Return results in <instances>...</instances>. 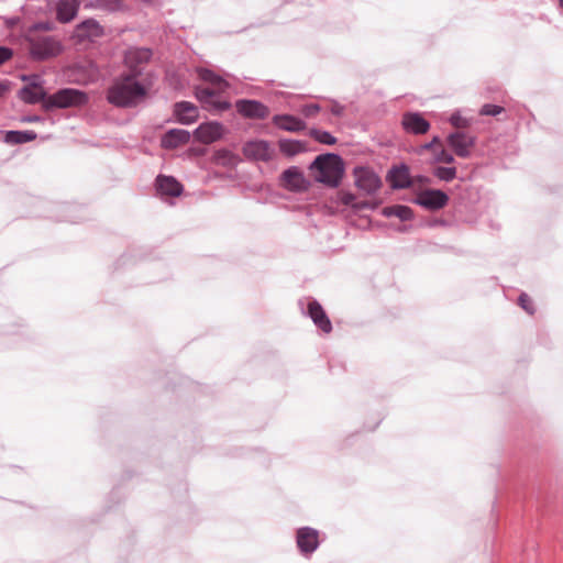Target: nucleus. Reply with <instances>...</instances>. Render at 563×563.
Instances as JSON below:
<instances>
[{"label":"nucleus","mask_w":563,"mask_h":563,"mask_svg":"<svg viewBox=\"0 0 563 563\" xmlns=\"http://www.w3.org/2000/svg\"><path fill=\"white\" fill-rule=\"evenodd\" d=\"M146 93V88L136 79V75L123 74L108 87L106 98L117 108H132L137 106Z\"/></svg>","instance_id":"nucleus-1"},{"label":"nucleus","mask_w":563,"mask_h":563,"mask_svg":"<svg viewBox=\"0 0 563 563\" xmlns=\"http://www.w3.org/2000/svg\"><path fill=\"white\" fill-rule=\"evenodd\" d=\"M316 172L314 180L335 188L340 185L344 174V163L340 155L325 153L318 155L309 166Z\"/></svg>","instance_id":"nucleus-2"},{"label":"nucleus","mask_w":563,"mask_h":563,"mask_svg":"<svg viewBox=\"0 0 563 563\" xmlns=\"http://www.w3.org/2000/svg\"><path fill=\"white\" fill-rule=\"evenodd\" d=\"M88 95L79 89L63 88L55 93L48 96L45 100L44 109H65L70 107H81L88 102Z\"/></svg>","instance_id":"nucleus-3"},{"label":"nucleus","mask_w":563,"mask_h":563,"mask_svg":"<svg viewBox=\"0 0 563 563\" xmlns=\"http://www.w3.org/2000/svg\"><path fill=\"white\" fill-rule=\"evenodd\" d=\"M63 45L55 36H35L30 40V54L35 60H45L57 56Z\"/></svg>","instance_id":"nucleus-4"},{"label":"nucleus","mask_w":563,"mask_h":563,"mask_svg":"<svg viewBox=\"0 0 563 563\" xmlns=\"http://www.w3.org/2000/svg\"><path fill=\"white\" fill-rule=\"evenodd\" d=\"M298 303L301 311L307 314L312 320L314 325L318 327L323 333H330L332 331V323L317 299H300Z\"/></svg>","instance_id":"nucleus-5"},{"label":"nucleus","mask_w":563,"mask_h":563,"mask_svg":"<svg viewBox=\"0 0 563 563\" xmlns=\"http://www.w3.org/2000/svg\"><path fill=\"white\" fill-rule=\"evenodd\" d=\"M413 202L427 210L435 211L448 205L449 196L441 189H426L418 194Z\"/></svg>","instance_id":"nucleus-6"},{"label":"nucleus","mask_w":563,"mask_h":563,"mask_svg":"<svg viewBox=\"0 0 563 563\" xmlns=\"http://www.w3.org/2000/svg\"><path fill=\"white\" fill-rule=\"evenodd\" d=\"M104 35L103 26L95 19H86L78 23L73 37L78 43L95 42Z\"/></svg>","instance_id":"nucleus-7"},{"label":"nucleus","mask_w":563,"mask_h":563,"mask_svg":"<svg viewBox=\"0 0 563 563\" xmlns=\"http://www.w3.org/2000/svg\"><path fill=\"white\" fill-rule=\"evenodd\" d=\"M296 543L300 553L311 555L319 547V531L311 527H301L296 533Z\"/></svg>","instance_id":"nucleus-8"},{"label":"nucleus","mask_w":563,"mask_h":563,"mask_svg":"<svg viewBox=\"0 0 563 563\" xmlns=\"http://www.w3.org/2000/svg\"><path fill=\"white\" fill-rule=\"evenodd\" d=\"M355 186L367 195L375 194L382 186L380 178L367 167H355Z\"/></svg>","instance_id":"nucleus-9"},{"label":"nucleus","mask_w":563,"mask_h":563,"mask_svg":"<svg viewBox=\"0 0 563 563\" xmlns=\"http://www.w3.org/2000/svg\"><path fill=\"white\" fill-rule=\"evenodd\" d=\"M236 111L244 118L264 120L269 109L263 102L253 99H240L235 102Z\"/></svg>","instance_id":"nucleus-10"},{"label":"nucleus","mask_w":563,"mask_h":563,"mask_svg":"<svg viewBox=\"0 0 563 563\" xmlns=\"http://www.w3.org/2000/svg\"><path fill=\"white\" fill-rule=\"evenodd\" d=\"M280 181L286 189L295 192L305 191L310 185L297 166H290L285 169L282 173Z\"/></svg>","instance_id":"nucleus-11"},{"label":"nucleus","mask_w":563,"mask_h":563,"mask_svg":"<svg viewBox=\"0 0 563 563\" xmlns=\"http://www.w3.org/2000/svg\"><path fill=\"white\" fill-rule=\"evenodd\" d=\"M446 142L459 157L466 158L471 155L475 137L465 132H454L448 135Z\"/></svg>","instance_id":"nucleus-12"},{"label":"nucleus","mask_w":563,"mask_h":563,"mask_svg":"<svg viewBox=\"0 0 563 563\" xmlns=\"http://www.w3.org/2000/svg\"><path fill=\"white\" fill-rule=\"evenodd\" d=\"M243 154L250 159L268 162L272 159L274 151L267 141L255 140L244 144Z\"/></svg>","instance_id":"nucleus-13"},{"label":"nucleus","mask_w":563,"mask_h":563,"mask_svg":"<svg viewBox=\"0 0 563 563\" xmlns=\"http://www.w3.org/2000/svg\"><path fill=\"white\" fill-rule=\"evenodd\" d=\"M387 180L393 189H405L412 185L409 168L406 164L393 166L388 172Z\"/></svg>","instance_id":"nucleus-14"},{"label":"nucleus","mask_w":563,"mask_h":563,"mask_svg":"<svg viewBox=\"0 0 563 563\" xmlns=\"http://www.w3.org/2000/svg\"><path fill=\"white\" fill-rule=\"evenodd\" d=\"M156 191L162 197H178L183 185L173 176L158 175L155 181Z\"/></svg>","instance_id":"nucleus-15"},{"label":"nucleus","mask_w":563,"mask_h":563,"mask_svg":"<svg viewBox=\"0 0 563 563\" xmlns=\"http://www.w3.org/2000/svg\"><path fill=\"white\" fill-rule=\"evenodd\" d=\"M404 129L412 134H424L430 129V123L419 112H407L402 117Z\"/></svg>","instance_id":"nucleus-16"},{"label":"nucleus","mask_w":563,"mask_h":563,"mask_svg":"<svg viewBox=\"0 0 563 563\" xmlns=\"http://www.w3.org/2000/svg\"><path fill=\"white\" fill-rule=\"evenodd\" d=\"M190 133L184 129H170L164 133L161 139V145L166 150H174L180 145L188 143Z\"/></svg>","instance_id":"nucleus-17"},{"label":"nucleus","mask_w":563,"mask_h":563,"mask_svg":"<svg viewBox=\"0 0 563 563\" xmlns=\"http://www.w3.org/2000/svg\"><path fill=\"white\" fill-rule=\"evenodd\" d=\"M222 125L218 122H210L199 125L195 132V137L206 144H210L219 140L222 135Z\"/></svg>","instance_id":"nucleus-18"},{"label":"nucleus","mask_w":563,"mask_h":563,"mask_svg":"<svg viewBox=\"0 0 563 563\" xmlns=\"http://www.w3.org/2000/svg\"><path fill=\"white\" fill-rule=\"evenodd\" d=\"M174 114L179 123L191 124L198 119V109L189 101H179L174 106Z\"/></svg>","instance_id":"nucleus-19"},{"label":"nucleus","mask_w":563,"mask_h":563,"mask_svg":"<svg viewBox=\"0 0 563 563\" xmlns=\"http://www.w3.org/2000/svg\"><path fill=\"white\" fill-rule=\"evenodd\" d=\"M79 0H58L56 2V18L60 23L70 22L78 13Z\"/></svg>","instance_id":"nucleus-20"},{"label":"nucleus","mask_w":563,"mask_h":563,"mask_svg":"<svg viewBox=\"0 0 563 563\" xmlns=\"http://www.w3.org/2000/svg\"><path fill=\"white\" fill-rule=\"evenodd\" d=\"M273 121L279 129L289 132H299L306 128V123L301 119L291 114H277Z\"/></svg>","instance_id":"nucleus-21"},{"label":"nucleus","mask_w":563,"mask_h":563,"mask_svg":"<svg viewBox=\"0 0 563 563\" xmlns=\"http://www.w3.org/2000/svg\"><path fill=\"white\" fill-rule=\"evenodd\" d=\"M196 98L206 106H212L217 110H227L230 107V103L227 101H218L214 102L213 99L216 97V91L210 88L197 87L195 90Z\"/></svg>","instance_id":"nucleus-22"},{"label":"nucleus","mask_w":563,"mask_h":563,"mask_svg":"<svg viewBox=\"0 0 563 563\" xmlns=\"http://www.w3.org/2000/svg\"><path fill=\"white\" fill-rule=\"evenodd\" d=\"M19 98L27 103L35 104L37 102H42L45 104V100H47L48 96L44 89L32 88V87H22L18 93Z\"/></svg>","instance_id":"nucleus-23"},{"label":"nucleus","mask_w":563,"mask_h":563,"mask_svg":"<svg viewBox=\"0 0 563 563\" xmlns=\"http://www.w3.org/2000/svg\"><path fill=\"white\" fill-rule=\"evenodd\" d=\"M37 134L32 131H16V130H10L7 131L3 137V141L7 144L16 145V144H24L31 141H34L36 139Z\"/></svg>","instance_id":"nucleus-24"},{"label":"nucleus","mask_w":563,"mask_h":563,"mask_svg":"<svg viewBox=\"0 0 563 563\" xmlns=\"http://www.w3.org/2000/svg\"><path fill=\"white\" fill-rule=\"evenodd\" d=\"M382 214L386 218L396 217L401 221H409L413 218V211L405 205H394L382 209Z\"/></svg>","instance_id":"nucleus-25"},{"label":"nucleus","mask_w":563,"mask_h":563,"mask_svg":"<svg viewBox=\"0 0 563 563\" xmlns=\"http://www.w3.org/2000/svg\"><path fill=\"white\" fill-rule=\"evenodd\" d=\"M279 150L286 156L291 157L305 152L307 150V143L297 140H280Z\"/></svg>","instance_id":"nucleus-26"},{"label":"nucleus","mask_w":563,"mask_h":563,"mask_svg":"<svg viewBox=\"0 0 563 563\" xmlns=\"http://www.w3.org/2000/svg\"><path fill=\"white\" fill-rule=\"evenodd\" d=\"M309 135L314 141L325 145H334L338 141L336 137L333 136L330 132L317 128L310 129Z\"/></svg>","instance_id":"nucleus-27"},{"label":"nucleus","mask_w":563,"mask_h":563,"mask_svg":"<svg viewBox=\"0 0 563 563\" xmlns=\"http://www.w3.org/2000/svg\"><path fill=\"white\" fill-rule=\"evenodd\" d=\"M198 74L203 81L210 82L219 89H223L227 86V82L210 69L201 68Z\"/></svg>","instance_id":"nucleus-28"},{"label":"nucleus","mask_w":563,"mask_h":563,"mask_svg":"<svg viewBox=\"0 0 563 563\" xmlns=\"http://www.w3.org/2000/svg\"><path fill=\"white\" fill-rule=\"evenodd\" d=\"M152 57V51L150 48H135L129 52L128 58L139 64L146 63Z\"/></svg>","instance_id":"nucleus-29"},{"label":"nucleus","mask_w":563,"mask_h":563,"mask_svg":"<svg viewBox=\"0 0 563 563\" xmlns=\"http://www.w3.org/2000/svg\"><path fill=\"white\" fill-rule=\"evenodd\" d=\"M95 7L110 12H117L122 10L124 4L122 0H96Z\"/></svg>","instance_id":"nucleus-30"},{"label":"nucleus","mask_w":563,"mask_h":563,"mask_svg":"<svg viewBox=\"0 0 563 563\" xmlns=\"http://www.w3.org/2000/svg\"><path fill=\"white\" fill-rule=\"evenodd\" d=\"M433 175L443 181H451L456 177V168L455 167H437L433 170Z\"/></svg>","instance_id":"nucleus-31"},{"label":"nucleus","mask_w":563,"mask_h":563,"mask_svg":"<svg viewBox=\"0 0 563 563\" xmlns=\"http://www.w3.org/2000/svg\"><path fill=\"white\" fill-rule=\"evenodd\" d=\"M22 80L27 81V85L25 87L44 89V80L40 75H23Z\"/></svg>","instance_id":"nucleus-32"},{"label":"nucleus","mask_w":563,"mask_h":563,"mask_svg":"<svg viewBox=\"0 0 563 563\" xmlns=\"http://www.w3.org/2000/svg\"><path fill=\"white\" fill-rule=\"evenodd\" d=\"M518 305L525 310L527 311L529 314H533L534 313V307L531 302V299L530 297L522 292L519 298H518Z\"/></svg>","instance_id":"nucleus-33"},{"label":"nucleus","mask_w":563,"mask_h":563,"mask_svg":"<svg viewBox=\"0 0 563 563\" xmlns=\"http://www.w3.org/2000/svg\"><path fill=\"white\" fill-rule=\"evenodd\" d=\"M504 110L503 107L500 106H497V104H492V103H486L482 107L479 113L482 115H492V117H495V115H498L499 113H501Z\"/></svg>","instance_id":"nucleus-34"},{"label":"nucleus","mask_w":563,"mask_h":563,"mask_svg":"<svg viewBox=\"0 0 563 563\" xmlns=\"http://www.w3.org/2000/svg\"><path fill=\"white\" fill-rule=\"evenodd\" d=\"M434 161L438 163L452 164L454 163V156L448 151L441 148L434 154Z\"/></svg>","instance_id":"nucleus-35"},{"label":"nucleus","mask_w":563,"mask_h":563,"mask_svg":"<svg viewBox=\"0 0 563 563\" xmlns=\"http://www.w3.org/2000/svg\"><path fill=\"white\" fill-rule=\"evenodd\" d=\"M321 110V107L320 104L318 103H309V104H305L302 106L301 108V113L306 117V118H312L314 117L317 113H319Z\"/></svg>","instance_id":"nucleus-36"},{"label":"nucleus","mask_w":563,"mask_h":563,"mask_svg":"<svg viewBox=\"0 0 563 563\" xmlns=\"http://www.w3.org/2000/svg\"><path fill=\"white\" fill-rule=\"evenodd\" d=\"M449 122H450L453 126H455V128H457V129H460V128H465V126H467V125H468V121H467L465 118H463V117L460 114V112H454V113H452V114H451V117H450V119H449Z\"/></svg>","instance_id":"nucleus-37"},{"label":"nucleus","mask_w":563,"mask_h":563,"mask_svg":"<svg viewBox=\"0 0 563 563\" xmlns=\"http://www.w3.org/2000/svg\"><path fill=\"white\" fill-rule=\"evenodd\" d=\"M217 157L223 165H232L235 158L234 155L227 150L219 151Z\"/></svg>","instance_id":"nucleus-38"},{"label":"nucleus","mask_w":563,"mask_h":563,"mask_svg":"<svg viewBox=\"0 0 563 563\" xmlns=\"http://www.w3.org/2000/svg\"><path fill=\"white\" fill-rule=\"evenodd\" d=\"M330 112L335 115V117H342L344 114V111H345V107L343 104H341L340 102H338L336 100H330Z\"/></svg>","instance_id":"nucleus-39"},{"label":"nucleus","mask_w":563,"mask_h":563,"mask_svg":"<svg viewBox=\"0 0 563 563\" xmlns=\"http://www.w3.org/2000/svg\"><path fill=\"white\" fill-rule=\"evenodd\" d=\"M341 202L344 205V206H347V207H351L353 208L354 203H355V200H356V197L354 194L352 192H343L341 195V198H340Z\"/></svg>","instance_id":"nucleus-40"},{"label":"nucleus","mask_w":563,"mask_h":563,"mask_svg":"<svg viewBox=\"0 0 563 563\" xmlns=\"http://www.w3.org/2000/svg\"><path fill=\"white\" fill-rule=\"evenodd\" d=\"M13 55V51L8 46H0V66L9 60Z\"/></svg>","instance_id":"nucleus-41"},{"label":"nucleus","mask_w":563,"mask_h":563,"mask_svg":"<svg viewBox=\"0 0 563 563\" xmlns=\"http://www.w3.org/2000/svg\"><path fill=\"white\" fill-rule=\"evenodd\" d=\"M374 208H375V206L368 201H356L355 200V203L352 209H354L355 211H362L364 209H374Z\"/></svg>","instance_id":"nucleus-42"},{"label":"nucleus","mask_w":563,"mask_h":563,"mask_svg":"<svg viewBox=\"0 0 563 563\" xmlns=\"http://www.w3.org/2000/svg\"><path fill=\"white\" fill-rule=\"evenodd\" d=\"M53 27L54 25L51 22H38L33 25V29L37 31H52Z\"/></svg>","instance_id":"nucleus-43"},{"label":"nucleus","mask_w":563,"mask_h":563,"mask_svg":"<svg viewBox=\"0 0 563 563\" xmlns=\"http://www.w3.org/2000/svg\"><path fill=\"white\" fill-rule=\"evenodd\" d=\"M43 119L38 115H25L21 119L22 122L24 123H35V122H41Z\"/></svg>","instance_id":"nucleus-44"},{"label":"nucleus","mask_w":563,"mask_h":563,"mask_svg":"<svg viewBox=\"0 0 563 563\" xmlns=\"http://www.w3.org/2000/svg\"><path fill=\"white\" fill-rule=\"evenodd\" d=\"M439 142H440V137L439 136H434L429 143H426L424 145H422V148L423 150H430L435 144H438Z\"/></svg>","instance_id":"nucleus-45"},{"label":"nucleus","mask_w":563,"mask_h":563,"mask_svg":"<svg viewBox=\"0 0 563 563\" xmlns=\"http://www.w3.org/2000/svg\"><path fill=\"white\" fill-rule=\"evenodd\" d=\"M8 89H9L8 84L0 81V97H2Z\"/></svg>","instance_id":"nucleus-46"},{"label":"nucleus","mask_w":563,"mask_h":563,"mask_svg":"<svg viewBox=\"0 0 563 563\" xmlns=\"http://www.w3.org/2000/svg\"><path fill=\"white\" fill-rule=\"evenodd\" d=\"M416 180H417L418 183H420V184H427V183H429V181H430V180H429V178H428V177H426V176H417V177H416Z\"/></svg>","instance_id":"nucleus-47"},{"label":"nucleus","mask_w":563,"mask_h":563,"mask_svg":"<svg viewBox=\"0 0 563 563\" xmlns=\"http://www.w3.org/2000/svg\"><path fill=\"white\" fill-rule=\"evenodd\" d=\"M559 7L563 10V0H559Z\"/></svg>","instance_id":"nucleus-48"}]
</instances>
